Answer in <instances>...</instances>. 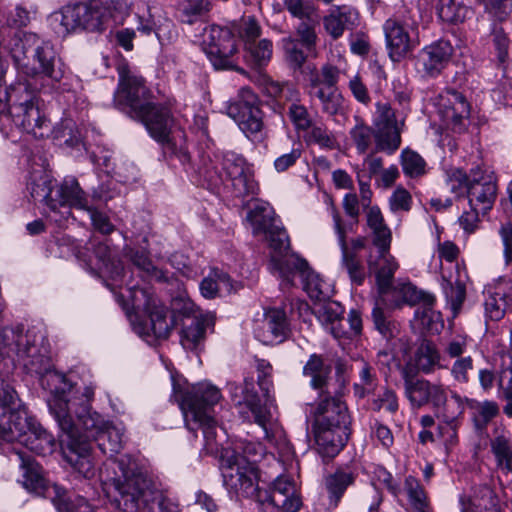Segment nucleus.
I'll return each instance as SVG.
<instances>
[{
    "label": "nucleus",
    "instance_id": "obj_1",
    "mask_svg": "<svg viewBox=\"0 0 512 512\" xmlns=\"http://www.w3.org/2000/svg\"><path fill=\"white\" fill-rule=\"evenodd\" d=\"M0 440L18 441L38 455L46 456L55 449V439L28 414L15 389L0 379Z\"/></svg>",
    "mask_w": 512,
    "mask_h": 512
},
{
    "label": "nucleus",
    "instance_id": "obj_2",
    "mask_svg": "<svg viewBox=\"0 0 512 512\" xmlns=\"http://www.w3.org/2000/svg\"><path fill=\"white\" fill-rule=\"evenodd\" d=\"M113 477L107 475L108 494L115 506L123 512H141L155 498L152 480L127 455L111 462Z\"/></svg>",
    "mask_w": 512,
    "mask_h": 512
},
{
    "label": "nucleus",
    "instance_id": "obj_3",
    "mask_svg": "<svg viewBox=\"0 0 512 512\" xmlns=\"http://www.w3.org/2000/svg\"><path fill=\"white\" fill-rule=\"evenodd\" d=\"M10 460L18 463L24 471V488L36 495L49 498L58 512H95L83 497L78 496L72 500L65 489L57 484H50L43 476L41 466L25 450L13 448Z\"/></svg>",
    "mask_w": 512,
    "mask_h": 512
},
{
    "label": "nucleus",
    "instance_id": "obj_4",
    "mask_svg": "<svg viewBox=\"0 0 512 512\" xmlns=\"http://www.w3.org/2000/svg\"><path fill=\"white\" fill-rule=\"evenodd\" d=\"M221 399L219 389L209 383H199L185 393L181 408L184 412L187 427L194 431L201 428L209 450H217L218 432L223 429L211 415L213 406Z\"/></svg>",
    "mask_w": 512,
    "mask_h": 512
},
{
    "label": "nucleus",
    "instance_id": "obj_5",
    "mask_svg": "<svg viewBox=\"0 0 512 512\" xmlns=\"http://www.w3.org/2000/svg\"><path fill=\"white\" fill-rule=\"evenodd\" d=\"M42 337L23 326L0 330V356L15 358L31 374H43L51 368L50 358L40 345Z\"/></svg>",
    "mask_w": 512,
    "mask_h": 512
},
{
    "label": "nucleus",
    "instance_id": "obj_6",
    "mask_svg": "<svg viewBox=\"0 0 512 512\" xmlns=\"http://www.w3.org/2000/svg\"><path fill=\"white\" fill-rule=\"evenodd\" d=\"M50 412L62 431L61 445L66 461L81 476L89 479L94 476V464L90 457L91 444L82 441L73 417L70 414L69 403L55 398L50 403Z\"/></svg>",
    "mask_w": 512,
    "mask_h": 512
},
{
    "label": "nucleus",
    "instance_id": "obj_7",
    "mask_svg": "<svg viewBox=\"0 0 512 512\" xmlns=\"http://www.w3.org/2000/svg\"><path fill=\"white\" fill-rule=\"evenodd\" d=\"M374 127L364 123L357 124L350 135L359 153L367 152L375 140V151L394 153L401 144V131L398 126L395 113L387 103L377 104V115L374 119Z\"/></svg>",
    "mask_w": 512,
    "mask_h": 512
},
{
    "label": "nucleus",
    "instance_id": "obj_8",
    "mask_svg": "<svg viewBox=\"0 0 512 512\" xmlns=\"http://www.w3.org/2000/svg\"><path fill=\"white\" fill-rule=\"evenodd\" d=\"M257 382L263 393L260 397L255 391L253 379H245L242 386L229 383L228 389L233 401L237 405L245 404L251 411L254 421L258 425H264L271 417L273 407L272 365L265 359H256Z\"/></svg>",
    "mask_w": 512,
    "mask_h": 512
},
{
    "label": "nucleus",
    "instance_id": "obj_9",
    "mask_svg": "<svg viewBox=\"0 0 512 512\" xmlns=\"http://www.w3.org/2000/svg\"><path fill=\"white\" fill-rule=\"evenodd\" d=\"M220 465L223 481L228 490L246 498L260 497L258 472L254 461L226 448L222 452Z\"/></svg>",
    "mask_w": 512,
    "mask_h": 512
},
{
    "label": "nucleus",
    "instance_id": "obj_10",
    "mask_svg": "<svg viewBox=\"0 0 512 512\" xmlns=\"http://www.w3.org/2000/svg\"><path fill=\"white\" fill-rule=\"evenodd\" d=\"M133 118L139 119L145 125L151 137L161 143L165 151L175 154L183 163L190 160L186 148L178 144L175 133L171 136L173 117L166 106L151 102Z\"/></svg>",
    "mask_w": 512,
    "mask_h": 512
},
{
    "label": "nucleus",
    "instance_id": "obj_11",
    "mask_svg": "<svg viewBox=\"0 0 512 512\" xmlns=\"http://www.w3.org/2000/svg\"><path fill=\"white\" fill-rule=\"evenodd\" d=\"M15 99L9 108L14 124L35 138H44L50 132V122L41 113L38 98L26 85L14 88Z\"/></svg>",
    "mask_w": 512,
    "mask_h": 512
},
{
    "label": "nucleus",
    "instance_id": "obj_12",
    "mask_svg": "<svg viewBox=\"0 0 512 512\" xmlns=\"http://www.w3.org/2000/svg\"><path fill=\"white\" fill-rule=\"evenodd\" d=\"M111 13L101 7V2L91 0L88 3H77L64 6L59 12L62 30L67 35L76 31H101L112 22Z\"/></svg>",
    "mask_w": 512,
    "mask_h": 512
},
{
    "label": "nucleus",
    "instance_id": "obj_13",
    "mask_svg": "<svg viewBox=\"0 0 512 512\" xmlns=\"http://www.w3.org/2000/svg\"><path fill=\"white\" fill-rule=\"evenodd\" d=\"M119 84L114 95V105L134 117L152 101V92L143 77L136 75L128 66H118Z\"/></svg>",
    "mask_w": 512,
    "mask_h": 512
},
{
    "label": "nucleus",
    "instance_id": "obj_14",
    "mask_svg": "<svg viewBox=\"0 0 512 512\" xmlns=\"http://www.w3.org/2000/svg\"><path fill=\"white\" fill-rule=\"evenodd\" d=\"M403 379L404 395L412 408H422L432 405L439 410L447 402L445 387L440 383H433L424 378H418L417 372L410 366L400 370Z\"/></svg>",
    "mask_w": 512,
    "mask_h": 512
},
{
    "label": "nucleus",
    "instance_id": "obj_15",
    "mask_svg": "<svg viewBox=\"0 0 512 512\" xmlns=\"http://www.w3.org/2000/svg\"><path fill=\"white\" fill-rule=\"evenodd\" d=\"M258 96L248 87L239 90L237 99L226 106L227 115L232 118L247 137H256L264 127L263 113Z\"/></svg>",
    "mask_w": 512,
    "mask_h": 512
},
{
    "label": "nucleus",
    "instance_id": "obj_16",
    "mask_svg": "<svg viewBox=\"0 0 512 512\" xmlns=\"http://www.w3.org/2000/svg\"><path fill=\"white\" fill-rule=\"evenodd\" d=\"M273 261L280 269V278L287 285H293L294 276L299 274L302 278L303 288L312 300L322 302L329 298L328 285L309 267L305 259L299 256H290L285 262L277 258Z\"/></svg>",
    "mask_w": 512,
    "mask_h": 512
},
{
    "label": "nucleus",
    "instance_id": "obj_17",
    "mask_svg": "<svg viewBox=\"0 0 512 512\" xmlns=\"http://www.w3.org/2000/svg\"><path fill=\"white\" fill-rule=\"evenodd\" d=\"M132 300L133 308L143 310L149 317V326L140 327V332L146 335L151 332L157 339H166L172 329V324L167 319L168 309L143 289H135Z\"/></svg>",
    "mask_w": 512,
    "mask_h": 512
},
{
    "label": "nucleus",
    "instance_id": "obj_18",
    "mask_svg": "<svg viewBox=\"0 0 512 512\" xmlns=\"http://www.w3.org/2000/svg\"><path fill=\"white\" fill-rule=\"evenodd\" d=\"M338 71L336 66H322L318 71L316 67L309 73V81L314 95L321 101L323 111L335 115L342 106V97L333 88L337 81Z\"/></svg>",
    "mask_w": 512,
    "mask_h": 512
},
{
    "label": "nucleus",
    "instance_id": "obj_19",
    "mask_svg": "<svg viewBox=\"0 0 512 512\" xmlns=\"http://www.w3.org/2000/svg\"><path fill=\"white\" fill-rule=\"evenodd\" d=\"M222 169L231 181L237 197L253 196L259 187L254 179V173L246 160L234 152H226L222 157Z\"/></svg>",
    "mask_w": 512,
    "mask_h": 512
},
{
    "label": "nucleus",
    "instance_id": "obj_20",
    "mask_svg": "<svg viewBox=\"0 0 512 512\" xmlns=\"http://www.w3.org/2000/svg\"><path fill=\"white\" fill-rule=\"evenodd\" d=\"M470 208L487 213L493 206L497 196L496 179L492 172L480 166L471 169V179L466 191Z\"/></svg>",
    "mask_w": 512,
    "mask_h": 512
},
{
    "label": "nucleus",
    "instance_id": "obj_21",
    "mask_svg": "<svg viewBox=\"0 0 512 512\" xmlns=\"http://www.w3.org/2000/svg\"><path fill=\"white\" fill-rule=\"evenodd\" d=\"M312 425L349 428L350 417L346 404L330 391L319 393V399L313 411Z\"/></svg>",
    "mask_w": 512,
    "mask_h": 512
},
{
    "label": "nucleus",
    "instance_id": "obj_22",
    "mask_svg": "<svg viewBox=\"0 0 512 512\" xmlns=\"http://www.w3.org/2000/svg\"><path fill=\"white\" fill-rule=\"evenodd\" d=\"M367 266L369 272L375 276L379 297L389 292L393 286L394 274L399 268L398 262L390 254V246L370 250Z\"/></svg>",
    "mask_w": 512,
    "mask_h": 512
},
{
    "label": "nucleus",
    "instance_id": "obj_23",
    "mask_svg": "<svg viewBox=\"0 0 512 512\" xmlns=\"http://www.w3.org/2000/svg\"><path fill=\"white\" fill-rule=\"evenodd\" d=\"M11 56L16 64L31 59L39 64H54L61 60L54 45L50 42L39 43L33 35L18 40L11 50Z\"/></svg>",
    "mask_w": 512,
    "mask_h": 512
},
{
    "label": "nucleus",
    "instance_id": "obj_24",
    "mask_svg": "<svg viewBox=\"0 0 512 512\" xmlns=\"http://www.w3.org/2000/svg\"><path fill=\"white\" fill-rule=\"evenodd\" d=\"M264 501L281 512H297L302 506L296 483L286 475H280L273 481Z\"/></svg>",
    "mask_w": 512,
    "mask_h": 512
},
{
    "label": "nucleus",
    "instance_id": "obj_25",
    "mask_svg": "<svg viewBox=\"0 0 512 512\" xmlns=\"http://www.w3.org/2000/svg\"><path fill=\"white\" fill-rule=\"evenodd\" d=\"M203 50L210 61L220 60V64H231L228 59L236 52V42L231 32L216 25L205 30Z\"/></svg>",
    "mask_w": 512,
    "mask_h": 512
},
{
    "label": "nucleus",
    "instance_id": "obj_26",
    "mask_svg": "<svg viewBox=\"0 0 512 512\" xmlns=\"http://www.w3.org/2000/svg\"><path fill=\"white\" fill-rule=\"evenodd\" d=\"M315 450L323 459L338 455L347 443L350 428L312 425Z\"/></svg>",
    "mask_w": 512,
    "mask_h": 512
},
{
    "label": "nucleus",
    "instance_id": "obj_27",
    "mask_svg": "<svg viewBox=\"0 0 512 512\" xmlns=\"http://www.w3.org/2000/svg\"><path fill=\"white\" fill-rule=\"evenodd\" d=\"M332 217L334 222V229L338 236V242L342 253V266L347 271L350 280L357 285H361L365 280V268L358 256L353 251H349V246L346 242L347 227L343 224L339 212L333 207Z\"/></svg>",
    "mask_w": 512,
    "mask_h": 512
},
{
    "label": "nucleus",
    "instance_id": "obj_28",
    "mask_svg": "<svg viewBox=\"0 0 512 512\" xmlns=\"http://www.w3.org/2000/svg\"><path fill=\"white\" fill-rule=\"evenodd\" d=\"M288 333L286 314L278 308L267 310L263 320L255 330L257 339L265 345L282 343L287 338Z\"/></svg>",
    "mask_w": 512,
    "mask_h": 512
},
{
    "label": "nucleus",
    "instance_id": "obj_29",
    "mask_svg": "<svg viewBox=\"0 0 512 512\" xmlns=\"http://www.w3.org/2000/svg\"><path fill=\"white\" fill-rule=\"evenodd\" d=\"M382 303L387 304V309L394 310L404 304L416 305L418 303L434 305L435 297L430 293L419 291L410 283L393 285L389 292L380 297Z\"/></svg>",
    "mask_w": 512,
    "mask_h": 512
},
{
    "label": "nucleus",
    "instance_id": "obj_30",
    "mask_svg": "<svg viewBox=\"0 0 512 512\" xmlns=\"http://www.w3.org/2000/svg\"><path fill=\"white\" fill-rule=\"evenodd\" d=\"M71 416L78 429L80 439L90 443L108 427L110 422L104 419L99 413L92 411L87 404H79V408L71 412Z\"/></svg>",
    "mask_w": 512,
    "mask_h": 512
},
{
    "label": "nucleus",
    "instance_id": "obj_31",
    "mask_svg": "<svg viewBox=\"0 0 512 512\" xmlns=\"http://www.w3.org/2000/svg\"><path fill=\"white\" fill-rule=\"evenodd\" d=\"M383 30L390 59L393 62L405 60L411 45L409 34L402 22L397 18H389L385 21Z\"/></svg>",
    "mask_w": 512,
    "mask_h": 512
},
{
    "label": "nucleus",
    "instance_id": "obj_32",
    "mask_svg": "<svg viewBox=\"0 0 512 512\" xmlns=\"http://www.w3.org/2000/svg\"><path fill=\"white\" fill-rule=\"evenodd\" d=\"M512 302V283L500 280L487 289L484 300L485 315L492 321L501 320Z\"/></svg>",
    "mask_w": 512,
    "mask_h": 512
},
{
    "label": "nucleus",
    "instance_id": "obj_33",
    "mask_svg": "<svg viewBox=\"0 0 512 512\" xmlns=\"http://www.w3.org/2000/svg\"><path fill=\"white\" fill-rule=\"evenodd\" d=\"M442 289L446 298L447 305L452 311L453 317H456L462 310L466 299V282L468 276L464 269L455 265V272L449 275L442 274Z\"/></svg>",
    "mask_w": 512,
    "mask_h": 512
},
{
    "label": "nucleus",
    "instance_id": "obj_34",
    "mask_svg": "<svg viewBox=\"0 0 512 512\" xmlns=\"http://www.w3.org/2000/svg\"><path fill=\"white\" fill-rule=\"evenodd\" d=\"M62 206L79 210H85L89 206L85 192L74 178L65 179L55 190L53 199L50 200L51 210H57Z\"/></svg>",
    "mask_w": 512,
    "mask_h": 512
},
{
    "label": "nucleus",
    "instance_id": "obj_35",
    "mask_svg": "<svg viewBox=\"0 0 512 512\" xmlns=\"http://www.w3.org/2000/svg\"><path fill=\"white\" fill-rule=\"evenodd\" d=\"M357 22V11L346 5L332 7L323 19L326 32L334 39L342 36L346 29H353Z\"/></svg>",
    "mask_w": 512,
    "mask_h": 512
},
{
    "label": "nucleus",
    "instance_id": "obj_36",
    "mask_svg": "<svg viewBox=\"0 0 512 512\" xmlns=\"http://www.w3.org/2000/svg\"><path fill=\"white\" fill-rule=\"evenodd\" d=\"M452 399L458 404L459 414L463 412L464 403L472 411L474 425L478 430L486 428L488 423L498 414L499 408L494 401L479 402L474 399H463L458 394H453Z\"/></svg>",
    "mask_w": 512,
    "mask_h": 512
},
{
    "label": "nucleus",
    "instance_id": "obj_37",
    "mask_svg": "<svg viewBox=\"0 0 512 512\" xmlns=\"http://www.w3.org/2000/svg\"><path fill=\"white\" fill-rule=\"evenodd\" d=\"M215 318L212 314H200L195 316L191 324L182 330L181 344L186 350H197L205 339L208 328L213 327Z\"/></svg>",
    "mask_w": 512,
    "mask_h": 512
},
{
    "label": "nucleus",
    "instance_id": "obj_38",
    "mask_svg": "<svg viewBox=\"0 0 512 512\" xmlns=\"http://www.w3.org/2000/svg\"><path fill=\"white\" fill-rule=\"evenodd\" d=\"M51 381L53 383H60L62 387H55L52 390V397L48 400V406L50 407V403L55 398L63 399L65 402L69 403L70 413L75 409L79 408V404H87L93 400L94 398V390L95 387L92 385L85 386L82 391L83 399H79L75 396H72V385L66 381V378L60 374L51 375Z\"/></svg>",
    "mask_w": 512,
    "mask_h": 512
},
{
    "label": "nucleus",
    "instance_id": "obj_39",
    "mask_svg": "<svg viewBox=\"0 0 512 512\" xmlns=\"http://www.w3.org/2000/svg\"><path fill=\"white\" fill-rule=\"evenodd\" d=\"M331 365L326 363L324 358L318 354H312L303 367V374L311 378L312 388L319 390L320 393L330 391Z\"/></svg>",
    "mask_w": 512,
    "mask_h": 512
},
{
    "label": "nucleus",
    "instance_id": "obj_40",
    "mask_svg": "<svg viewBox=\"0 0 512 512\" xmlns=\"http://www.w3.org/2000/svg\"><path fill=\"white\" fill-rule=\"evenodd\" d=\"M355 481V473L351 470L337 469L325 478V487L329 494L330 507H337L346 489Z\"/></svg>",
    "mask_w": 512,
    "mask_h": 512
},
{
    "label": "nucleus",
    "instance_id": "obj_41",
    "mask_svg": "<svg viewBox=\"0 0 512 512\" xmlns=\"http://www.w3.org/2000/svg\"><path fill=\"white\" fill-rule=\"evenodd\" d=\"M390 311L387 304L382 303V299L378 297L372 310V320L375 329L387 340L400 334V324L393 319Z\"/></svg>",
    "mask_w": 512,
    "mask_h": 512
},
{
    "label": "nucleus",
    "instance_id": "obj_42",
    "mask_svg": "<svg viewBox=\"0 0 512 512\" xmlns=\"http://www.w3.org/2000/svg\"><path fill=\"white\" fill-rule=\"evenodd\" d=\"M264 238L269 242V246L272 249L270 269L272 272H277L280 275V269L273 260L277 258L278 260L285 262L288 257L297 255L294 253H288L290 248L289 237L286 231L279 225L264 235Z\"/></svg>",
    "mask_w": 512,
    "mask_h": 512
},
{
    "label": "nucleus",
    "instance_id": "obj_43",
    "mask_svg": "<svg viewBox=\"0 0 512 512\" xmlns=\"http://www.w3.org/2000/svg\"><path fill=\"white\" fill-rule=\"evenodd\" d=\"M246 218L254 236H264L277 226L274 211L267 204L256 205Z\"/></svg>",
    "mask_w": 512,
    "mask_h": 512
},
{
    "label": "nucleus",
    "instance_id": "obj_44",
    "mask_svg": "<svg viewBox=\"0 0 512 512\" xmlns=\"http://www.w3.org/2000/svg\"><path fill=\"white\" fill-rule=\"evenodd\" d=\"M233 289L230 276L219 269H212L200 283V292L207 299L217 297L222 291L230 293Z\"/></svg>",
    "mask_w": 512,
    "mask_h": 512
},
{
    "label": "nucleus",
    "instance_id": "obj_45",
    "mask_svg": "<svg viewBox=\"0 0 512 512\" xmlns=\"http://www.w3.org/2000/svg\"><path fill=\"white\" fill-rule=\"evenodd\" d=\"M84 249L85 251H93V254L101 263V268L105 269L112 278H116L123 273L122 264L112 256V251L106 243L91 238Z\"/></svg>",
    "mask_w": 512,
    "mask_h": 512
},
{
    "label": "nucleus",
    "instance_id": "obj_46",
    "mask_svg": "<svg viewBox=\"0 0 512 512\" xmlns=\"http://www.w3.org/2000/svg\"><path fill=\"white\" fill-rule=\"evenodd\" d=\"M212 9L211 0H184L179 4L178 17L181 23L194 25L203 21Z\"/></svg>",
    "mask_w": 512,
    "mask_h": 512
},
{
    "label": "nucleus",
    "instance_id": "obj_47",
    "mask_svg": "<svg viewBox=\"0 0 512 512\" xmlns=\"http://www.w3.org/2000/svg\"><path fill=\"white\" fill-rule=\"evenodd\" d=\"M367 209V225L373 234V245L375 247L390 246L391 230L386 225L379 207L372 206Z\"/></svg>",
    "mask_w": 512,
    "mask_h": 512
},
{
    "label": "nucleus",
    "instance_id": "obj_48",
    "mask_svg": "<svg viewBox=\"0 0 512 512\" xmlns=\"http://www.w3.org/2000/svg\"><path fill=\"white\" fill-rule=\"evenodd\" d=\"M95 441L103 454L113 457L123 448L124 430L110 423Z\"/></svg>",
    "mask_w": 512,
    "mask_h": 512
},
{
    "label": "nucleus",
    "instance_id": "obj_49",
    "mask_svg": "<svg viewBox=\"0 0 512 512\" xmlns=\"http://www.w3.org/2000/svg\"><path fill=\"white\" fill-rule=\"evenodd\" d=\"M454 103L445 110V117L449 125L455 132H462L465 129V120L469 117L470 106L465 97L458 93H453Z\"/></svg>",
    "mask_w": 512,
    "mask_h": 512
},
{
    "label": "nucleus",
    "instance_id": "obj_50",
    "mask_svg": "<svg viewBox=\"0 0 512 512\" xmlns=\"http://www.w3.org/2000/svg\"><path fill=\"white\" fill-rule=\"evenodd\" d=\"M378 386V377L374 368L367 362L362 361L358 371V381L354 383V394L358 398H365L375 392Z\"/></svg>",
    "mask_w": 512,
    "mask_h": 512
},
{
    "label": "nucleus",
    "instance_id": "obj_51",
    "mask_svg": "<svg viewBox=\"0 0 512 512\" xmlns=\"http://www.w3.org/2000/svg\"><path fill=\"white\" fill-rule=\"evenodd\" d=\"M440 360L439 352L435 345L427 340H423L417 348L415 354V364L418 370L423 373H430L438 365Z\"/></svg>",
    "mask_w": 512,
    "mask_h": 512
},
{
    "label": "nucleus",
    "instance_id": "obj_52",
    "mask_svg": "<svg viewBox=\"0 0 512 512\" xmlns=\"http://www.w3.org/2000/svg\"><path fill=\"white\" fill-rule=\"evenodd\" d=\"M401 166L403 173L410 178H420L426 174V161L424 158L409 148L401 152Z\"/></svg>",
    "mask_w": 512,
    "mask_h": 512
},
{
    "label": "nucleus",
    "instance_id": "obj_53",
    "mask_svg": "<svg viewBox=\"0 0 512 512\" xmlns=\"http://www.w3.org/2000/svg\"><path fill=\"white\" fill-rule=\"evenodd\" d=\"M23 72L34 79V82L30 83L37 87L45 86L49 84V80L51 81H59L63 76V71L59 66L58 69H55V66H22Z\"/></svg>",
    "mask_w": 512,
    "mask_h": 512
},
{
    "label": "nucleus",
    "instance_id": "obj_54",
    "mask_svg": "<svg viewBox=\"0 0 512 512\" xmlns=\"http://www.w3.org/2000/svg\"><path fill=\"white\" fill-rule=\"evenodd\" d=\"M28 189L30 190L32 198H42L50 208V200L53 199L54 194L51 187V181L46 174L42 171H39V173H32L28 183Z\"/></svg>",
    "mask_w": 512,
    "mask_h": 512
},
{
    "label": "nucleus",
    "instance_id": "obj_55",
    "mask_svg": "<svg viewBox=\"0 0 512 512\" xmlns=\"http://www.w3.org/2000/svg\"><path fill=\"white\" fill-rule=\"evenodd\" d=\"M472 505L475 510L470 512H499V501L495 492L489 486H482L475 494Z\"/></svg>",
    "mask_w": 512,
    "mask_h": 512
},
{
    "label": "nucleus",
    "instance_id": "obj_56",
    "mask_svg": "<svg viewBox=\"0 0 512 512\" xmlns=\"http://www.w3.org/2000/svg\"><path fill=\"white\" fill-rule=\"evenodd\" d=\"M272 416L264 425H260L264 432L266 440L277 449L280 455L288 456L291 453L290 443L281 428L271 426Z\"/></svg>",
    "mask_w": 512,
    "mask_h": 512
},
{
    "label": "nucleus",
    "instance_id": "obj_57",
    "mask_svg": "<svg viewBox=\"0 0 512 512\" xmlns=\"http://www.w3.org/2000/svg\"><path fill=\"white\" fill-rule=\"evenodd\" d=\"M491 449L500 466L508 471L512 470V444L511 439L501 434L491 441Z\"/></svg>",
    "mask_w": 512,
    "mask_h": 512
},
{
    "label": "nucleus",
    "instance_id": "obj_58",
    "mask_svg": "<svg viewBox=\"0 0 512 512\" xmlns=\"http://www.w3.org/2000/svg\"><path fill=\"white\" fill-rule=\"evenodd\" d=\"M453 52L454 49L450 42L439 40L424 47L422 55L425 56L429 62L437 64L449 62L452 59Z\"/></svg>",
    "mask_w": 512,
    "mask_h": 512
},
{
    "label": "nucleus",
    "instance_id": "obj_59",
    "mask_svg": "<svg viewBox=\"0 0 512 512\" xmlns=\"http://www.w3.org/2000/svg\"><path fill=\"white\" fill-rule=\"evenodd\" d=\"M313 313L326 327L330 324H337L343 314V308L337 302H326L325 300L315 304Z\"/></svg>",
    "mask_w": 512,
    "mask_h": 512
},
{
    "label": "nucleus",
    "instance_id": "obj_60",
    "mask_svg": "<svg viewBox=\"0 0 512 512\" xmlns=\"http://www.w3.org/2000/svg\"><path fill=\"white\" fill-rule=\"evenodd\" d=\"M436 10L439 18L447 23H457L465 17L464 7L455 0H438Z\"/></svg>",
    "mask_w": 512,
    "mask_h": 512
},
{
    "label": "nucleus",
    "instance_id": "obj_61",
    "mask_svg": "<svg viewBox=\"0 0 512 512\" xmlns=\"http://www.w3.org/2000/svg\"><path fill=\"white\" fill-rule=\"evenodd\" d=\"M405 491L407 493L411 506L415 510L428 508L426 493L423 487L421 486L420 482L416 478L408 476L405 479Z\"/></svg>",
    "mask_w": 512,
    "mask_h": 512
},
{
    "label": "nucleus",
    "instance_id": "obj_62",
    "mask_svg": "<svg viewBox=\"0 0 512 512\" xmlns=\"http://www.w3.org/2000/svg\"><path fill=\"white\" fill-rule=\"evenodd\" d=\"M252 73L248 76L257 85L262 87L264 91L272 97H277L283 91V85L271 79L266 73L263 72L261 66H253Z\"/></svg>",
    "mask_w": 512,
    "mask_h": 512
},
{
    "label": "nucleus",
    "instance_id": "obj_63",
    "mask_svg": "<svg viewBox=\"0 0 512 512\" xmlns=\"http://www.w3.org/2000/svg\"><path fill=\"white\" fill-rule=\"evenodd\" d=\"M126 256L137 268L145 272L147 275L157 276V269L153 265L146 250L127 248Z\"/></svg>",
    "mask_w": 512,
    "mask_h": 512
},
{
    "label": "nucleus",
    "instance_id": "obj_64",
    "mask_svg": "<svg viewBox=\"0 0 512 512\" xmlns=\"http://www.w3.org/2000/svg\"><path fill=\"white\" fill-rule=\"evenodd\" d=\"M485 11L502 22L512 13V0H481Z\"/></svg>",
    "mask_w": 512,
    "mask_h": 512
}]
</instances>
